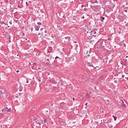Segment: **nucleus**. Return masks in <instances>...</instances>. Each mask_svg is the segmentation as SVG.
<instances>
[{
  "instance_id": "1",
  "label": "nucleus",
  "mask_w": 128,
  "mask_h": 128,
  "mask_svg": "<svg viewBox=\"0 0 128 128\" xmlns=\"http://www.w3.org/2000/svg\"><path fill=\"white\" fill-rule=\"evenodd\" d=\"M96 32H98V30H96V29L93 30L90 32V33H91L92 38L93 36H94V38L96 36Z\"/></svg>"
},
{
  "instance_id": "2",
  "label": "nucleus",
  "mask_w": 128,
  "mask_h": 128,
  "mask_svg": "<svg viewBox=\"0 0 128 128\" xmlns=\"http://www.w3.org/2000/svg\"><path fill=\"white\" fill-rule=\"evenodd\" d=\"M86 36L87 38H88V40L90 38H92V36L90 32H87V34H86Z\"/></svg>"
},
{
  "instance_id": "3",
  "label": "nucleus",
  "mask_w": 128,
  "mask_h": 128,
  "mask_svg": "<svg viewBox=\"0 0 128 128\" xmlns=\"http://www.w3.org/2000/svg\"><path fill=\"white\" fill-rule=\"evenodd\" d=\"M10 110H12V108H8L2 110V112H10Z\"/></svg>"
},
{
  "instance_id": "4",
  "label": "nucleus",
  "mask_w": 128,
  "mask_h": 128,
  "mask_svg": "<svg viewBox=\"0 0 128 128\" xmlns=\"http://www.w3.org/2000/svg\"><path fill=\"white\" fill-rule=\"evenodd\" d=\"M90 51H86V54H87V55L86 56V58L90 57Z\"/></svg>"
},
{
  "instance_id": "5",
  "label": "nucleus",
  "mask_w": 128,
  "mask_h": 128,
  "mask_svg": "<svg viewBox=\"0 0 128 128\" xmlns=\"http://www.w3.org/2000/svg\"><path fill=\"white\" fill-rule=\"evenodd\" d=\"M87 66H90V67L92 66L94 68V66L90 62H87Z\"/></svg>"
},
{
  "instance_id": "6",
  "label": "nucleus",
  "mask_w": 128,
  "mask_h": 128,
  "mask_svg": "<svg viewBox=\"0 0 128 128\" xmlns=\"http://www.w3.org/2000/svg\"><path fill=\"white\" fill-rule=\"evenodd\" d=\"M100 18L101 22H104V17H103V16H100Z\"/></svg>"
},
{
  "instance_id": "7",
  "label": "nucleus",
  "mask_w": 128,
  "mask_h": 128,
  "mask_svg": "<svg viewBox=\"0 0 128 128\" xmlns=\"http://www.w3.org/2000/svg\"><path fill=\"white\" fill-rule=\"evenodd\" d=\"M0 93L2 94H6V92L5 90L2 92V90H0Z\"/></svg>"
},
{
  "instance_id": "8",
  "label": "nucleus",
  "mask_w": 128,
  "mask_h": 128,
  "mask_svg": "<svg viewBox=\"0 0 128 128\" xmlns=\"http://www.w3.org/2000/svg\"><path fill=\"white\" fill-rule=\"evenodd\" d=\"M92 4H98V2L97 0H92Z\"/></svg>"
},
{
  "instance_id": "9",
  "label": "nucleus",
  "mask_w": 128,
  "mask_h": 128,
  "mask_svg": "<svg viewBox=\"0 0 128 128\" xmlns=\"http://www.w3.org/2000/svg\"><path fill=\"white\" fill-rule=\"evenodd\" d=\"M35 30H40V26H35Z\"/></svg>"
},
{
  "instance_id": "10",
  "label": "nucleus",
  "mask_w": 128,
  "mask_h": 128,
  "mask_svg": "<svg viewBox=\"0 0 128 128\" xmlns=\"http://www.w3.org/2000/svg\"><path fill=\"white\" fill-rule=\"evenodd\" d=\"M19 90H20V92H22V86H20Z\"/></svg>"
},
{
  "instance_id": "11",
  "label": "nucleus",
  "mask_w": 128,
  "mask_h": 128,
  "mask_svg": "<svg viewBox=\"0 0 128 128\" xmlns=\"http://www.w3.org/2000/svg\"><path fill=\"white\" fill-rule=\"evenodd\" d=\"M90 43L91 44H96V42H94V40H93V41H90Z\"/></svg>"
},
{
  "instance_id": "12",
  "label": "nucleus",
  "mask_w": 128,
  "mask_h": 128,
  "mask_svg": "<svg viewBox=\"0 0 128 128\" xmlns=\"http://www.w3.org/2000/svg\"><path fill=\"white\" fill-rule=\"evenodd\" d=\"M86 96H87V98H90V96L88 94H87Z\"/></svg>"
},
{
  "instance_id": "13",
  "label": "nucleus",
  "mask_w": 128,
  "mask_h": 128,
  "mask_svg": "<svg viewBox=\"0 0 128 128\" xmlns=\"http://www.w3.org/2000/svg\"><path fill=\"white\" fill-rule=\"evenodd\" d=\"M122 102L123 104H122V106H123V108L126 107V104L124 103V102L122 101Z\"/></svg>"
},
{
  "instance_id": "14",
  "label": "nucleus",
  "mask_w": 128,
  "mask_h": 128,
  "mask_svg": "<svg viewBox=\"0 0 128 128\" xmlns=\"http://www.w3.org/2000/svg\"><path fill=\"white\" fill-rule=\"evenodd\" d=\"M112 116H113V118H114V120H116V118H117L116 116H114V115Z\"/></svg>"
},
{
  "instance_id": "15",
  "label": "nucleus",
  "mask_w": 128,
  "mask_h": 128,
  "mask_svg": "<svg viewBox=\"0 0 128 128\" xmlns=\"http://www.w3.org/2000/svg\"><path fill=\"white\" fill-rule=\"evenodd\" d=\"M103 122H104V124H106V120L104 119L103 120Z\"/></svg>"
},
{
  "instance_id": "16",
  "label": "nucleus",
  "mask_w": 128,
  "mask_h": 128,
  "mask_svg": "<svg viewBox=\"0 0 128 128\" xmlns=\"http://www.w3.org/2000/svg\"><path fill=\"white\" fill-rule=\"evenodd\" d=\"M48 122V118H46L44 120V122Z\"/></svg>"
},
{
  "instance_id": "17",
  "label": "nucleus",
  "mask_w": 128,
  "mask_h": 128,
  "mask_svg": "<svg viewBox=\"0 0 128 128\" xmlns=\"http://www.w3.org/2000/svg\"><path fill=\"white\" fill-rule=\"evenodd\" d=\"M38 26H42V23L40 22H38Z\"/></svg>"
},
{
  "instance_id": "18",
  "label": "nucleus",
  "mask_w": 128,
  "mask_h": 128,
  "mask_svg": "<svg viewBox=\"0 0 128 128\" xmlns=\"http://www.w3.org/2000/svg\"><path fill=\"white\" fill-rule=\"evenodd\" d=\"M100 46H97V48H100V46H102V43H100Z\"/></svg>"
},
{
  "instance_id": "19",
  "label": "nucleus",
  "mask_w": 128,
  "mask_h": 128,
  "mask_svg": "<svg viewBox=\"0 0 128 128\" xmlns=\"http://www.w3.org/2000/svg\"><path fill=\"white\" fill-rule=\"evenodd\" d=\"M108 126H109L110 128H112V124H108Z\"/></svg>"
},
{
  "instance_id": "20",
  "label": "nucleus",
  "mask_w": 128,
  "mask_h": 128,
  "mask_svg": "<svg viewBox=\"0 0 128 128\" xmlns=\"http://www.w3.org/2000/svg\"><path fill=\"white\" fill-rule=\"evenodd\" d=\"M36 70H40V67H36Z\"/></svg>"
},
{
  "instance_id": "21",
  "label": "nucleus",
  "mask_w": 128,
  "mask_h": 128,
  "mask_svg": "<svg viewBox=\"0 0 128 128\" xmlns=\"http://www.w3.org/2000/svg\"><path fill=\"white\" fill-rule=\"evenodd\" d=\"M26 6H28V2H26Z\"/></svg>"
},
{
  "instance_id": "22",
  "label": "nucleus",
  "mask_w": 128,
  "mask_h": 128,
  "mask_svg": "<svg viewBox=\"0 0 128 128\" xmlns=\"http://www.w3.org/2000/svg\"><path fill=\"white\" fill-rule=\"evenodd\" d=\"M114 84H118V80H116L114 82Z\"/></svg>"
},
{
  "instance_id": "23",
  "label": "nucleus",
  "mask_w": 128,
  "mask_h": 128,
  "mask_svg": "<svg viewBox=\"0 0 128 128\" xmlns=\"http://www.w3.org/2000/svg\"><path fill=\"white\" fill-rule=\"evenodd\" d=\"M56 58H60L58 56H56V58H55V60H56Z\"/></svg>"
},
{
  "instance_id": "24",
  "label": "nucleus",
  "mask_w": 128,
  "mask_h": 128,
  "mask_svg": "<svg viewBox=\"0 0 128 128\" xmlns=\"http://www.w3.org/2000/svg\"><path fill=\"white\" fill-rule=\"evenodd\" d=\"M118 64H122V62H119Z\"/></svg>"
},
{
  "instance_id": "25",
  "label": "nucleus",
  "mask_w": 128,
  "mask_h": 128,
  "mask_svg": "<svg viewBox=\"0 0 128 128\" xmlns=\"http://www.w3.org/2000/svg\"><path fill=\"white\" fill-rule=\"evenodd\" d=\"M32 30H34V28H31V32H32Z\"/></svg>"
},
{
  "instance_id": "26",
  "label": "nucleus",
  "mask_w": 128,
  "mask_h": 128,
  "mask_svg": "<svg viewBox=\"0 0 128 128\" xmlns=\"http://www.w3.org/2000/svg\"><path fill=\"white\" fill-rule=\"evenodd\" d=\"M44 32H45V34H46L48 32V31L47 30H45Z\"/></svg>"
},
{
  "instance_id": "27",
  "label": "nucleus",
  "mask_w": 128,
  "mask_h": 128,
  "mask_svg": "<svg viewBox=\"0 0 128 128\" xmlns=\"http://www.w3.org/2000/svg\"><path fill=\"white\" fill-rule=\"evenodd\" d=\"M42 30H44V28H42L40 29V30H41V32Z\"/></svg>"
},
{
  "instance_id": "28",
  "label": "nucleus",
  "mask_w": 128,
  "mask_h": 128,
  "mask_svg": "<svg viewBox=\"0 0 128 128\" xmlns=\"http://www.w3.org/2000/svg\"><path fill=\"white\" fill-rule=\"evenodd\" d=\"M124 12H128V10H125Z\"/></svg>"
},
{
  "instance_id": "29",
  "label": "nucleus",
  "mask_w": 128,
  "mask_h": 128,
  "mask_svg": "<svg viewBox=\"0 0 128 128\" xmlns=\"http://www.w3.org/2000/svg\"><path fill=\"white\" fill-rule=\"evenodd\" d=\"M126 78L127 80H128V77H126Z\"/></svg>"
},
{
  "instance_id": "30",
  "label": "nucleus",
  "mask_w": 128,
  "mask_h": 128,
  "mask_svg": "<svg viewBox=\"0 0 128 128\" xmlns=\"http://www.w3.org/2000/svg\"><path fill=\"white\" fill-rule=\"evenodd\" d=\"M82 18H84V16H82Z\"/></svg>"
},
{
  "instance_id": "31",
  "label": "nucleus",
  "mask_w": 128,
  "mask_h": 128,
  "mask_svg": "<svg viewBox=\"0 0 128 128\" xmlns=\"http://www.w3.org/2000/svg\"><path fill=\"white\" fill-rule=\"evenodd\" d=\"M26 82H27V84H28V80H26Z\"/></svg>"
},
{
  "instance_id": "32",
  "label": "nucleus",
  "mask_w": 128,
  "mask_h": 128,
  "mask_svg": "<svg viewBox=\"0 0 128 128\" xmlns=\"http://www.w3.org/2000/svg\"><path fill=\"white\" fill-rule=\"evenodd\" d=\"M122 78H124V75H122Z\"/></svg>"
},
{
  "instance_id": "33",
  "label": "nucleus",
  "mask_w": 128,
  "mask_h": 128,
  "mask_svg": "<svg viewBox=\"0 0 128 128\" xmlns=\"http://www.w3.org/2000/svg\"><path fill=\"white\" fill-rule=\"evenodd\" d=\"M85 105L88 106V102L86 103Z\"/></svg>"
},
{
  "instance_id": "34",
  "label": "nucleus",
  "mask_w": 128,
  "mask_h": 128,
  "mask_svg": "<svg viewBox=\"0 0 128 128\" xmlns=\"http://www.w3.org/2000/svg\"><path fill=\"white\" fill-rule=\"evenodd\" d=\"M100 44V42H98L96 44Z\"/></svg>"
},
{
  "instance_id": "35",
  "label": "nucleus",
  "mask_w": 128,
  "mask_h": 128,
  "mask_svg": "<svg viewBox=\"0 0 128 128\" xmlns=\"http://www.w3.org/2000/svg\"><path fill=\"white\" fill-rule=\"evenodd\" d=\"M47 60H48V62H50V59H47Z\"/></svg>"
},
{
  "instance_id": "36",
  "label": "nucleus",
  "mask_w": 128,
  "mask_h": 128,
  "mask_svg": "<svg viewBox=\"0 0 128 128\" xmlns=\"http://www.w3.org/2000/svg\"><path fill=\"white\" fill-rule=\"evenodd\" d=\"M40 33H38V36H40Z\"/></svg>"
},
{
  "instance_id": "37",
  "label": "nucleus",
  "mask_w": 128,
  "mask_h": 128,
  "mask_svg": "<svg viewBox=\"0 0 128 128\" xmlns=\"http://www.w3.org/2000/svg\"><path fill=\"white\" fill-rule=\"evenodd\" d=\"M20 72V70H17V71H16V72Z\"/></svg>"
},
{
  "instance_id": "38",
  "label": "nucleus",
  "mask_w": 128,
  "mask_h": 128,
  "mask_svg": "<svg viewBox=\"0 0 128 128\" xmlns=\"http://www.w3.org/2000/svg\"><path fill=\"white\" fill-rule=\"evenodd\" d=\"M46 112H48V110H46Z\"/></svg>"
},
{
  "instance_id": "39",
  "label": "nucleus",
  "mask_w": 128,
  "mask_h": 128,
  "mask_svg": "<svg viewBox=\"0 0 128 128\" xmlns=\"http://www.w3.org/2000/svg\"><path fill=\"white\" fill-rule=\"evenodd\" d=\"M82 8H84V5H82Z\"/></svg>"
},
{
  "instance_id": "40",
  "label": "nucleus",
  "mask_w": 128,
  "mask_h": 128,
  "mask_svg": "<svg viewBox=\"0 0 128 128\" xmlns=\"http://www.w3.org/2000/svg\"><path fill=\"white\" fill-rule=\"evenodd\" d=\"M126 62H128V60H126Z\"/></svg>"
},
{
  "instance_id": "41",
  "label": "nucleus",
  "mask_w": 128,
  "mask_h": 128,
  "mask_svg": "<svg viewBox=\"0 0 128 128\" xmlns=\"http://www.w3.org/2000/svg\"><path fill=\"white\" fill-rule=\"evenodd\" d=\"M39 82H41V80H40V79H39Z\"/></svg>"
},
{
  "instance_id": "42",
  "label": "nucleus",
  "mask_w": 128,
  "mask_h": 128,
  "mask_svg": "<svg viewBox=\"0 0 128 128\" xmlns=\"http://www.w3.org/2000/svg\"><path fill=\"white\" fill-rule=\"evenodd\" d=\"M126 58H128V56H126Z\"/></svg>"
},
{
  "instance_id": "43",
  "label": "nucleus",
  "mask_w": 128,
  "mask_h": 128,
  "mask_svg": "<svg viewBox=\"0 0 128 128\" xmlns=\"http://www.w3.org/2000/svg\"><path fill=\"white\" fill-rule=\"evenodd\" d=\"M34 64H36V63H34Z\"/></svg>"
},
{
  "instance_id": "44",
  "label": "nucleus",
  "mask_w": 128,
  "mask_h": 128,
  "mask_svg": "<svg viewBox=\"0 0 128 128\" xmlns=\"http://www.w3.org/2000/svg\"><path fill=\"white\" fill-rule=\"evenodd\" d=\"M73 100H74V98H73Z\"/></svg>"
},
{
  "instance_id": "45",
  "label": "nucleus",
  "mask_w": 128,
  "mask_h": 128,
  "mask_svg": "<svg viewBox=\"0 0 128 128\" xmlns=\"http://www.w3.org/2000/svg\"><path fill=\"white\" fill-rule=\"evenodd\" d=\"M92 1V0L94 1V0H91Z\"/></svg>"
},
{
  "instance_id": "46",
  "label": "nucleus",
  "mask_w": 128,
  "mask_h": 128,
  "mask_svg": "<svg viewBox=\"0 0 128 128\" xmlns=\"http://www.w3.org/2000/svg\"><path fill=\"white\" fill-rule=\"evenodd\" d=\"M107 102H110V101L108 100Z\"/></svg>"
},
{
  "instance_id": "47",
  "label": "nucleus",
  "mask_w": 128,
  "mask_h": 128,
  "mask_svg": "<svg viewBox=\"0 0 128 128\" xmlns=\"http://www.w3.org/2000/svg\"><path fill=\"white\" fill-rule=\"evenodd\" d=\"M39 124L40 126V123Z\"/></svg>"
},
{
  "instance_id": "48",
  "label": "nucleus",
  "mask_w": 128,
  "mask_h": 128,
  "mask_svg": "<svg viewBox=\"0 0 128 128\" xmlns=\"http://www.w3.org/2000/svg\"><path fill=\"white\" fill-rule=\"evenodd\" d=\"M10 24H12V23H11V22H10Z\"/></svg>"
},
{
  "instance_id": "49",
  "label": "nucleus",
  "mask_w": 128,
  "mask_h": 128,
  "mask_svg": "<svg viewBox=\"0 0 128 128\" xmlns=\"http://www.w3.org/2000/svg\"><path fill=\"white\" fill-rule=\"evenodd\" d=\"M23 36H24V34H23Z\"/></svg>"
},
{
  "instance_id": "50",
  "label": "nucleus",
  "mask_w": 128,
  "mask_h": 128,
  "mask_svg": "<svg viewBox=\"0 0 128 128\" xmlns=\"http://www.w3.org/2000/svg\"><path fill=\"white\" fill-rule=\"evenodd\" d=\"M90 94H92V92H90Z\"/></svg>"
},
{
  "instance_id": "51",
  "label": "nucleus",
  "mask_w": 128,
  "mask_h": 128,
  "mask_svg": "<svg viewBox=\"0 0 128 128\" xmlns=\"http://www.w3.org/2000/svg\"><path fill=\"white\" fill-rule=\"evenodd\" d=\"M102 112H104V111H102Z\"/></svg>"
}]
</instances>
